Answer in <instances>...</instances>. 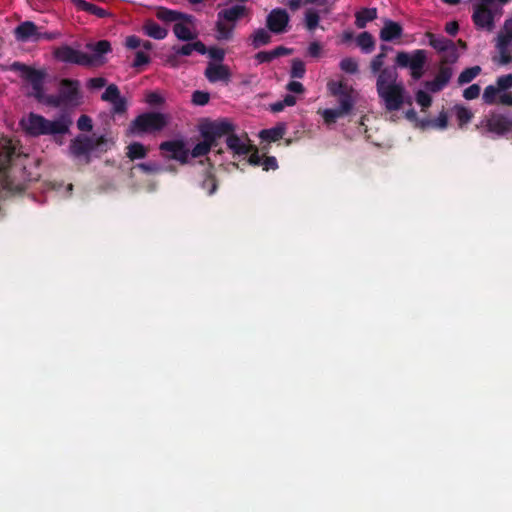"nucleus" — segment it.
I'll return each mask as SVG.
<instances>
[{"label":"nucleus","mask_w":512,"mask_h":512,"mask_svg":"<svg viewBox=\"0 0 512 512\" xmlns=\"http://www.w3.org/2000/svg\"><path fill=\"white\" fill-rule=\"evenodd\" d=\"M25 167L20 163L15 149L5 147L0 150V184L9 190L22 191L25 189Z\"/></svg>","instance_id":"f257e3e1"},{"label":"nucleus","mask_w":512,"mask_h":512,"mask_svg":"<svg viewBox=\"0 0 512 512\" xmlns=\"http://www.w3.org/2000/svg\"><path fill=\"white\" fill-rule=\"evenodd\" d=\"M77 128L80 131L90 132L93 129L91 117L88 115H81L77 120Z\"/></svg>","instance_id":"6e6d98bb"},{"label":"nucleus","mask_w":512,"mask_h":512,"mask_svg":"<svg viewBox=\"0 0 512 512\" xmlns=\"http://www.w3.org/2000/svg\"><path fill=\"white\" fill-rule=\"evenodd\" d=\"M262 159H263V156H261L259 154L258 148L256 146H254V148H252V151L249 153L247 162L251 166H261Z\"/></svg>","instance_id":"e2e57ef3"},{"label":"nucleus","mask_w":512,"mask_h":512,"mask_svg":"<svg viewBox=\"0 0 512 512\" xmlns=\"http://www.w3.org/2000/svg\"><path fill=\"white\" fill-rule=\"evenodd\" d=\"M395 62L401 68H409L411 70V77L414 80H419L424 74L427 52L423 49H416L411 53L400 51L396 55Z\"/></svg>","instance_id":"1a4fd4ad"},{"label":"nucleus","mask_w":512,"mask_h":512,"mask_svg":"<svg viewBox=\"0 0 512 512\" xmlns=\"http://www.w3.org/2000/svg\"><path fill=\"white\" fill-rule=\"evenodd\" d=\"M503 93L499 95L497 104L512 106V93L502 91Z\"/></svg>","instance_id":"774afa93"},{"label":"nucleus","mask_w":512,"mask_h":512,"mask_svg":"<svg viewBox=\"0 0 512 512\" xmlns=\"http://www.w3.org/2000/svg\"><path fill=\"white\" fill-rule=\"evenodd\" d=\"M159 150L163 156L168 160H175L181 165L189 163L190 150L186 147L183 140H168L159 145Z\"/></svg>","instance_id":"9b49d317"},{"label":"nucleus","mask_w":512,"mask_h":512,"mask_svg":"<svg viewBox=\"0 0 512 512\" xmlns=\"http://www.w3.org/2000/svg\"><path fill=\"white\" fill-rule=\"evenodd\" d=\"M377 93L384 101L387 111H397L404 103L405 88L402 83H390L388 87Z\"/></svg>","instance_id":"ddd939ff"},{"label":"nucleus","mask_w":512,"mask_h":512,"mask_svg":"<svg viewBox=\"0 0 512 512\" xmlns=\"http://www.w3.org/2000/svg\"><path fill=\"white\" fill-rule=\"evenodd\" d=\"M339 67L342 71L349 74H356L358 72V62L352 57L343 58L339 63Z\"/></svg>","instance_id":"c03bdc74"},{"label":"nucleus","mask_w":512,"mask_h":512,"mask_svg":"<svg viewBox=\"0 0 512 512\" xmlns=\"http://www.w3.org/2000/svg\"><path fill=\"white\" fill-rule=\"evenodd\" d=\"M431 126L438 129H445L448 126V116L443 110L439 113L438 117L431 121L422 122V127Z\"/></svg>","instance_id":"37998d69"},{"label":"nucleus","mask_w":512,"mask_h":512,"mask_svg":"<svg viewBox=\"0 0 512 512\" xmlns=\"http://www.w3.org/2000/svg\"><path fill=\"white\" fill-rule=\"evenodd\" d=\"M204 74L211 83L218 81L228 82L231 78L229 67L223 64L209 63Z\"/></svg>","instance_id":"a211bd4d"},{"label":"nucleus","mask_w":512,"mask_h":512,"mask_svg":"<svg viewBox=\"0 0 512 512\" xmlns=\"http://www.w3.org/2000/svg\"><path fill=\"white\" fill-rule=\"evenodd\" d=\"M204 179L201 183V187L207 190L209 195H212L217 190V181L213 174V166L208 163L203 170Z\"/></svg>","instance_id":"7c9ffc66"},{"label":"nucleus","mask_w":512,"mask_h":512,"mask_svg":"<svg viewBox=\"0 0 512 512\" xmlns=\"http://www.w3.org/2000/svg\"><path fill=\"white\" fill-rule=\"evenodd\" d=\"M289 19L285 9L275 8L266 17V27L271 33L282 34L286 32Z\"/></svg>","instance_id":"dca6fc26"},{"label":"nucleus","mask_w":512,"mask_h":512,"mask_svg":"<svg viewBox=\"0 0 512 512\" xmlns=\"http://www.w3.org/2000/svg\"><path fill=\"white\" fill-rule=\"evenodd\" d=\"M344 114L339 109H325L322 112L324 122L328 125L335 123L339 118L343 117Z\"/></svg>","instance_id":"de8ad7c7"},{"label":"nucleus","mask_w":512,"mask_h":512,"mask_svg":"<svg viewBox=\"0 0 512 512\" xmlns=\"http://www.w3.org/2000/svg\"><path fill=\"white\" fill-rule=\"evenodd\" d=\"M226 145L235 155H248L254 145L246 144L241 141L240 137L234 133V130L229 134H226Z\"/></svg>","instance_id":"6ab92c4d"},{"label":"nucleus","mask_w":512,"mask_h":512,"mask_svg":"<svg viewBox=\"0 0 512 512\" xmlns=\"http://www.w3.org/2000/svg\"><path fill=\"white\" fill-rule=\"evenodd\" d=\"M453 111L455 113V116H456V119L458 122V126L460 128H463L473 118L472 111L470 109L464 107L463 105H459V104L455 105L453 107Z\"/></svg>","instance_id":"f704fd0d"},{"label":"nucleus","mask_w":512,"mask_h":512,"mask_svg":"<svg viewBox=\"0 0 512 512\" xmlns=\"http://www.w3.org/2000/svg\"><path fill=\"white\" fill-rule=\"evenodd\" d=\"M473 8L472 20L476 28L492 31L495 27V18L502 14V7L480 0L473 5Z\"/></svg>","instance_id":"6e6552de"},{"label":"nucleus","mask_w":512,"mask_h":512,"mask_svg":"<svg viewBox=\"0 0 512 512\" xmlns=\"http://www.w3.org/2000/svg\"><path fill=\"white\" fill-rule=\"evenodd\" d=\"M136 168L145 174H157L164 171V168L156 162L139 163L136 165Z\"/></svg>","instance_id":"49530a36"},{"label":"nucleus","mask_w":512,"mask_h":512,"mask_svg":"<svg viewBox=\"0 0 512 512\" xmlns=\"http://www.w3.org/2000/svg\"><path fill=\"white\" fill-rule=\"evenodd\" d=\"M84 102L81 82L78 79L62 78L58 83L57 94L47 95L45 103L58 108H77Z\"/></svg>","instance_id":"20e7f679"},{"label":"nucleus","mask_w":512,"mask_h":512,"mask_svg":"<svg viewBox=\"0 0 512 512\" xmlns=\"http://www.w3.org/2000/svg\"><path fill=\"white\" fill-rule=\"evenodd\" d=\"M356 42L364 53H371L375 48L374 37L366 31L357 36Z\"/></svg>","instance_id":"c9c22d12"},{"label":"nucleus","mask_w":512,"mask_h":512,"mask_svg":"<svg viewBox=\"0 0 512 512\" xmlns=\"http://www.w3.org/2000/svg\"><path fill=\"white\" fill-rule=\"evenodd\" d=\"M385 58V53H378L376 56H374L370 62V69L373 74H377L380 70H382Z\"/></svg>","instance_id":"864d4df0"},{"label":"nucleus","mask_w":512,"mask_h":512,"mask_svg":"<svg viewBox=\"0 0 512 512\" xmlns=\"http://www.w3.org/2000/svg\"><path fill=\"white\" fill-rule=\"evenodd\" d=\"M235 130L234 125L228 120L212 121L200 127L202 142L196 144L190 151L194 158L207 155L212 148L218 146V139Z\"/></svg>","instance_id":"7ed1b4c3"},{"label":"nucleus","mask_w":512,"mask_h":512,"mask_svg":"<svg viewBox=\"0 0 512 512\" xmlns=\"http://www.w3.org/2000/svg\"><path fill=\"white\" fill-rule=\"evenodd\" d=\"M107 144H108V140L105 136H100L96 139L92 138L93 151L94 150L106 151Z\"/></svg>","instance_id":"69168bd1"},{"label":"nucleus","mask_w":512,"mask_h":512,"mask_svg":"<svg viewBox=\"0 0 512 512\" xmlns=\"http://www.w3.org/2000/svg\"><path fill=\"white\" fill-rule=\"evenodd\" d=\"M53 56L62 63L92 66V57H89V54L76 50L69 45H61L55 48Z\"/></svg>","instance_id":"f8f14e48"},{"label":"nucleus","mask_w":512,"mask_h":512,"mask_svg":"<svg viewBox=\"0 0 512 512\" xmlns=\"http://www.w3.org/2000/svg\"><path fill=\"white\" fill-rule=\"evenodd\" d=\"M150 62V57L144 53L143 51H137L135 54V59L132 63V67L140 68Z\"/></svg>","instance_id":"bf43d9fd"},{"label":"nucleus","mask_w":512,"mask_h":512,"mask_svg":"<svg viewBox=\"0 0 512 512\" xmlns=\"http://www.w3.org/2000/svg\"><path fill=\"white\" fill-rule=\"evenodd\" d=\"M262 168L264 171L276 170L278 169V162L276 157L274 156H263L262 159Z\"/></svg>","instance_id":"680f3d73"},{"label":"nucleus","mask_w":512,"mask_h":512,"mask_svg":"<svg viewBox=\"0 0 512 512\" xmlns=\"http://www.w3.org/2000/svg\"><path fill=\"white\" fill-rule=\"evenodd\" d=\"M37 34V26L31 21H25L15 29V37L19 41H27Z\"/></svg>","instance_id":"bb28decb"},{"label":"nucleus","mask_w":512,"mask_h":512,"mask_svg":"<svg viewBox=\"0 0 512 512\" xmlns=\"http://www.w3.org/2000/svg\"><path fill=\"white\" fill-rule=\"evenodd\" d=\"M478 128L482 129L483 133L503 136L512 132V114L492 113L481 121Z\"/></svg>","instance_id":"9d476101"},{"label":"nucleus","mask_w":512,"mask_h":512,"mask_svg":"<svg viewBox=\"0 0 512 512\" xmlns=\"http://www.w3.org/2000/svg\"><path fill=\"white\" fill-rule=\"evenodd\" d=\"M126 156L131 160L135 161L138 159H144L148 154V148L140 142H132L126 147Z\"/></svg>","instance_id":"473e14b6"},{"label":"nucleus","mask_w":512,"mask_h":512,"mask_svg":"<svg viewBox=\"0 0 512 512\" xmlns=\"http://www.w3.org/2000/svg\"><path fill=\"white\" fill-rule=\"evenodd\" d=\"M377 18L376 8H362L355 14V25L359 29L366 27L368 22H371Z\"/></svg>","instance_id":"cd10ccee"},{"label":"nucleus","mask_w":512,"mask_h":512,"mask_svg":"<svg viewBox=\"0 0 512 512\" xmlns=\"http://www.w3.org/2000/svg\"><path fill=\"white\" fill-rule=\"evenodd\" d=\"M269 30L265 28L256 29L249 37L250 45L254 49H258L262 46L268 45L272 41V36Z\"/></svg>","instance_id":"393cba45"},{"label":"nucleus","mask_w":512,"mask_h":512,"mask_svg":"<svg viewBox=\"0 0 512 512\" xmlns=\"http://www.w3.org/2000/svg\"><path fill=\"white\" fill-rule=\"evenodd\" d=\"M425 36L428 38L429 45L433 47L438 53L447 50L452 45L453 41L445 38L444 36H437L432 32H426Z\"/></svg>","instance_id":"2f4dec72"},{"label":"nucleus","mask_w":512,"mask_h":512,"mask_svg":"<svg viewBox=\"0 0 512 512\" xmlns=\"http://www.w3.org/2000/svg\"><path fill=\"white\" fill-rule=\"evenodd\" d=\"M248 8L244 5H233L217 13L215 24L216 38L219 41H228L233 38L236 22L248 15Z\"/></svg>","instance_id":"39448f33"},{"label":"nucleus","mask_w":512,"mask_h":512,"mask_svg":"<svg viewBox=\"0 0 512 512\" xmlns=\"http://www.w3.org/2000/svg\"><path fill=\"white\" fill-rule=\"evenodd\" d=\"M173 32L181 41H191L197 37L196 33L183 23H175L173 26Z\"/></svg>","instance_id":"e433bc0d"},{"label":"nucleus","mask_w":512,"mask_h":512,"mask_svg":"<svg viewBox=\"0 0 512 512\" xmlns=\"http://www.w3.org/2000/svg\"><path fill=\"white\" fill-rule=\"evenodd\" d=\"M352 92L353 90L350 89L344 94L338 96L339 107L337 109H339L344 115L349 114L353 109L354 100L352 97Z\"/></svg>","instance_id":"4c0bfd02"},{"label":"nucleus","mask_w":512,"mask_h":512,"mask_svg":"<svg viewBox=\"0 0 512 512\" xmlns=\"http://www.w3.org/2000/svg\"><path fill=\"white\" fill-rule=\"evenodd\" d=\"M452 76V67L440 64L435 78L433 80L426 81L424 84L425 88L432 93H438L447 86Z\"/></svg>","instance_id":"f3484780"},{"label":"nucleus","mask_w":512,"mask_h":512,"mask_svg":"<svg viewBox=\"0 0 512 512\" xmlns=\"http://www.w3.org/2000/svg\"><path fill=\"white\" fill-rule=\"evenodd\" d=\"M416 102L422 107V109L428 108L432 104V97L423 90L416 92Z\"/></svg>","instance_id":"603ef678"},{"label":"nucleus","mask_w":512,"mask_h":512,"mask_svg":"<svg viewBox=\"0 0 512 512\" xmlns=\"http://www.w3.org/2000/svg\"><path fill=\"white\" fill-rule=\"evenodd\" d=\"M496 48L499 52L498 63L510 64L512 62V17L505 21L504 34L498 36Z\"/></svg>","instance_id":"4468645a"},{"label":"nucleus","mask_w":512,"mask_h":512,"mask_svg":"<svg viewBox=\"0 0 512 512\" xmlns=\"http://www.w3.org/2000/svg\"><path fill=\"white\" fill-rule=\"evenodd\" d=\"M10 70L19 72L22 79L29 82L32 87L31 96L39 102H45L46 95L44 93V80L46 73L43 70H37L21 62H13Z\"/></svg>","instance_id":"0eeeda50"},{"label":"nucleus","mask_w":512,"mask_h":512,"mask_svg":"<svg viewBox=\"0 0 512 512\" xmlns=\"http://www.w3.org/2000/svg\"><path fill=\"white\" fill-rule=\"evenodd\" d=\"M107 83V80L103 77L90 78L87 82V87L90 89L103 88Z\"/></svg>","instance_id":"0e129e2a"},{"label":"nucleus","mask_w":512,"mask_h":512,"mask_svg":"<svg viewBox=\"0 0 512 512\" xmlns=\"http://www.w3.org/2000/svg\"><path fill=\"white\" fill-rule=\"evenodd\" d=\"M112 112L114 114H123L127 111V101L125 98L119 96L115 101L111 102Z\"/></svg>","instance_id":"4d7b16f0"},{"label":"nucleus","mask_w":512,"mask_h":512,"mask_svg":"<svg viewBox=\"0 0 512 512\" xmlns=\"http://www.w3.org/2000/svg\"><path fill=\"white\" fill-rule=\"evenodd\" d=\"M442 57L440 59V64L450 66L457 62L459 58V53L457 51L456 45L453 42L451 46L441 52Z\"/></svg>","instance_id":"58836bf2"},{"label":"nucleus","mask_w":512,"mask_h":512,"mask_svg":"<svg viewBox=\"0 0 512 512\" xmlns=\"http://www.w3.org/2000/svg\"><path fill=\"white\" fill-rule=\"evenodd\" d=\"M480 73H481L480 66H473V67L466 68L460 73V75L458 77V84L464 85V84L470 83Z\"/></svg>","instance_id":"ea45409f"},{"label":"nucleus","mask_w":512,"mask_h":512,"mask_svg":"<svg viewBox=\"0 0 512 512\" xmlns=\"http://www.w3.org/2000/svg\"><path fill=\"white\" fill-rule=\"evenodd\" d=\"M93 152L92 138L79 134L71 140L69 145V154L76 159H83L85 164L91 162V153Z\"/></svg>","instance_id":"2eb2a0df"},{"label":"nucleus","mask_w":512,"mask_h":512,"mask_svg":"<svg viewBox=\"0 0 512 512\" xmlns=\"http://www.w3.org/2000/svg\"><path fill=\"white\" fill-rule=\"evenodd\" d=\"M210 100V94L205 91L196 90L192 93L191 101L196 106H204L208 104Z\"/></svg>","instance_id":"8fccbe9b"},{"label":"nucleus","mask_w":512,"mask_h":512,"mask_svg":"<svg viewBox=\"0 0 512 512\" xmlns=\"http://www.w3.org/2000/svg\"><path fill=\"white\" fill-rule=\"evenodd\" d=\"M167 124L168 118L165 114L154 111L144 112L131 121L127 134L132 136L153 134L163 130Z\"/></svg>","instance_id":"423d86ee"},{"label":"nucleus","mask_w":512,"mask_h":512,"mask_svg":"<svg viewBox=\"0 0 512 512\" xmlns=\"http://www.w3.org/2000/svg\"><path fill=\"white\" fill-rule=\"evenodd\" d=\"M72 124L69 116L62 114L56 120H48L44 116L31 112L26 120L22 121L25 132L32 136L63 135L69 132Z\"/></svg>","instance_id":"f03ea898"},{"label":"nucleus","mask_w":512,"mask_h":512,"mask_svg":"<svg viewBox=\"0 0 512 512\" xmlns=\"http://www.w3.org/2000/svg\"><path fill=\"white\" fill-rule=\"evenodd\" d=\"M173 50L175 51L176 55H181V56H189L192 54L193 51H196L199 54L204 55L207 52V47L205 46V44L202 41L197 40L193 43H187L180 47L174 46Z\"/></svg>","instance_id":"a878e982"},{"label":"nucleus","mask_w":512,"mask_h":512,"mask_svg":"<svg viewBox=\"0 0 512 512\" xmlns=\"http://www.w3.org/2000/svg\"><path fill=\"white\" fill-rule=\"evenodd\" d=\"M496 86L502 91H507L512 88V74L499 76L496 79Z\"/></svg>","instance_id":"3c124183"},{"label":"nucleus","mask_w":512,"mask_h":512,"mask_svg":"<svg viewBox=\"0 0 512 512\" xmlns=\"http://www.w3.org/2000/svg\"><path fill=\"white\" fill-rule=\"evenodd\" d=\"M143 30L147 36L156 40H162L168 34L167 29L163 28L153 20L146 21L143 25Z\"/></svg>","instance_id":"c756f323"},{"label":"nucleus","mask_w":512,"mask_h":512,"mask_svg":"<svg viewBox=\"0 0 512 512\" xmlns=\"http://www.w3.org/2000/svg\"><path fill=\"white\" fill-rule=\"evenodd\" d=\"M156 17L163 22H175L178 20L187 19L188 16L175 10L160 7L156 12Z\"/></svg>","instance_id":"72a5a7b5"},{"label":"nucleus","mask_w":512,"mask_h":512,"mask_svg":"<svg viewBox=\"0 0 512 512\" xmlns=\"http://www.w3.org/2000/svg\"><path fill=\"white\" fill-rule=\"evenodd\" d=\"M128 49H136L141 45V39L135 35L128 36L125 41Z\"/></svg>","instance_id":"338daca9"},{"label":"nucleus","mask_w":512,"mask_h":512,"mask_svg":"<svg viewBox=\"0 0 512 512\" xmlns=\"http://www.w3.org/2000/svg\"><path fill=\"white\" fill-rule=\"evenodd\" d=\"M120 95V90L117 85L110 84L107 86L105 92L102 94L101 99L106 102L115 101Z\"/></svg>","instance_id":"09e8293b"},{"label":"nucleus","mask_w":512,"mask_h":512,"mask_svg":"<svg viewBox=\"0 0 512 512\" xmlns=\"http://www.w3.org/2000/svg\"><path fill=\"white\" fill-rule=\"evenodd\" d=\"M71 2L77 10L87 12L91 15H95L98 18H106L110 15V13L106 9L99 7L86 0H71Z\"/></svg>","instance_id":"4be33fe9"},{"label":"nucleus","mask_w":512,"mask_h":512,"mask_svg":"<svg viewBox=\"0 0 512 512\" xmlns=\"http://www.w3.org/2000/svg\"><path fill=\"white\" fill-rule=\"evenodd\" d=\"M306 72L305 64L300 59H293L292 60V66L290 71V76L292 78H298L301 79L304 77Z\"/></svg>","instance_id":"a18cd8bd"},{"label":"nucleus","mask_w":512,"mask_h":512,"mask_svg":"<svg viewBox=\"0 0 512 512\" xmlns=\"http://www.w3.org/2000/svg\"><path fill=\"white\" fill-rule=\"evenodd\" d=\"M402 26L392 20H385L383 28L380 30V39L385 42H390L402 36Z\"/></svg>","instance_id":"aec40b11"},{"label":"nucleus","mask_w":512,"mask_h":512,"mask_svg":"<svg viewBox=\"0 0 512 512\" xmlns=\"http://www.w3.org/2000/svg\"><path fill=\"white\" fill-rule=\"evenodd\" d=\"M286 133V127L284 124H279L270 129H263L259 133V137L263 141L276 142L283 138Z\"/></svg>","instance_id":"c85d7f7f"},{"label":"nucleus","mask_w":512,"mask_h":512,"mask_svg":"<svg viewBox=\"0 0 512 512\" xmlns=\"http://www.w3.org/2000/svg\"><path fill=\"white\" fill-rule=\"evenodd\" d=\"M376 89L382 90L389 86L390 83H397L398 73L395 67H385L378 73Z\"/></svg>","instance_id":"5701e85b"},{"label":"nucleus","mask_w":512,"mask_h":512,"mask_svg":"<svg viewBox=\"0 0 512 512\" xmlns=\"http://www.w3.org/2000/svg\"><path fill=\"white\" fill-rule=\"evenodd\" d=\"M481 88L478 84H472L463 91L466 100H474L479 97Z\"/></svg>","instance_id":"13d9d810"},{"label":"nucleus","mask_w":512,"mask_h":512,"mask_svg":"<svg viewBox=\"0 0 512 512\" xmlns=\"http://www.w3.org/2000/svg\"><path fill=\"white\" fill-rule=\"evenodd\" d=\"M328 89L333 96H340L350 90L343 82H330Z\"/></svg>","instance_id":"5fc2aeb1"},{"label":"nucleus","mask_w":512,"mask_h":512,"mask_svg":"<svg viewBox=\"0 0 512 512\" xmlns=\"http://www.w3.org/2000/svg\"><path fill=\"white\" fill-rule=\"evenodd\" d=\"M209 57L214 60V61H217V62H222L224 60V57H225V50L223 48H219V47H210L209 49L207 48V52Z\"/></svg>","instance_id":"052dcab7"},{"label":"nucleus","mask_w":512,"mask_h":512,"mask_svg":"<svg viewBox=\"0 0 512 512\" xmlns=\"http://www.w3.org/2000/svg\"><path fill=\"white\" fill-rule=\"evenodd\" d=\"M320 16L314 9H307L305 12V27L309 31H314L319 26Z\"/></svg>","instance_id":"a19ab883"},{"label":"nucleus","mask_w":512,"mask_h":512,"mask_svg":"<svg viewBox=\"0 0 512 512\" xmlns=\"http://www.w3.org/2000/svg\"><path fill=\"white\" fill-rule=\"evenodd\" d=\"M293 50L284 46H278L271 51H260L255 54L254 59L258 64L269 63L274 59L292 54Z\"/></svg>","instance_id":"412c9836"},{"label":"nucleus","mask_w":512,"mask_h":512,"mask_svg":"<svg viewBox=\"0 0 512 512\" xmlns=\"http://www.w3.org/2000/svg\"><path fill=\"white\" fill-rule=\"evenodd\" d=\"M87 49L92 51L89 57H92V65L96 62H100L103 55L111 52V43L108 40H100L96 43L87 44Z\"/></svg>","instance_id":"b1692460"},{"label":"nucleus","mask_w":512,"mask_h":512,"mask_svg":"<svg viewBox=\"0 0 512 512\" xmlns=\"http://www.w3.org/2000/svg\"><path fill=\"white\" fill-rule=\"evenodd\" d=\"M501 91L498 89V87L495 85H488L485 89H484V92H483V101L484 103L488 104V105H494V104H497L498 102V98H497V95L500 93Z\"/></svg>","instance_id":"79ce46f5"}]
</instances>
